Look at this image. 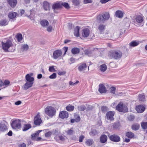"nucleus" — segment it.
Returning a JSON list of instances; mask_svg holds the SVG:
<instances>
[{
  "label": "nucleus",
  "instance_id": "obj_1",
  "mask_svg": "<svg viewBox=\"0 0 147 147\" xmlns=\"http://www.w3.org/2000/svg\"><path fill=\"white\" fill-rule=\"evenodd\" d=\"M122 54L121 51L119 50H113L111 51L109 53V56L111 59L115 60L120 59L121 57Z\"/></svg>",
  "mask_w": 147,
  "mask_h": 147
},
{
  "label": "nucleus",
  "instance_id": "obj_2",
  "mask_svg": "<svg viewBox=\"0 0 147 147\" xmlns=\"http://www.w3.org/2000/svg\"><path fill=\"white\" fill-rule=\"evenodd\" d=\"M2 47L4 51L7 52L8 51V49L13 46V44L11 41L9 40H7L6 42H1Z\"/></svg>",
  "mask_w": 147,
  "mask_h": 147
},
{
  "label": "nucleus",
  "instance_id": "obj_3",
  "mask_svg": "<svg viewBox=\"0 0 147 147\" xmlns=\"http://www.w3.org/2000/svg\"><path fill=\"white\" fill-rule=\"evenodd\" d=\"M46 113L49 116L52 117L55 114L56 110L51 106L47 107L45 110Z\"/></svg>",
  "mask_w": 147,
  "mask_h": 147
},
{
  "label": "nucleus",
  "instance_id": "obj_4",
  "mask_svg": "<svg viewBox=\"0 0 147 147\" xmlns=\"http://www.w3.org/2000/svg\"><path fill=\"white\" fill-rule=\"evenodd\" d=\"M11 125L13 129H19L21 127V121L19 119H16L12 121Z\"/></svg>",
  "mask_w": 147,
  "mask_h": 147
},
{
  "label": "nucleus",
  "instance_id": "obj_5",
  "mask_svg": "<svg viewBox=\"0 0 147 147\" xmlns=\"http://www.w3.org/2000/svg\"><path fill=\"white\" fill-rule=\"evenodd\" d=\"M116 110L119 112H127V108L125 105H124L123 102H120L118 104L116 107Z\"/></svg>",
  "mask_w": 147,
  "mask_h": 147
},
{
  "label": "nucleus",
  "instance_id": "obj_6",
  "mask_svg": "<svg viewBox=\"0 0 147 147\" xmlns=\"http://www.w3.org/2000/svg\"><path fill=\"white\" fill-rule=\"evenodd\" d=\"M42 121L40 117V114L39 113L34 118V123L36 125H39L41 123Z\"/></svg>",
  "mask_w": 147,
  "mask_h": 147
},
{
  "label": "nucleus",
  "instance_id": "obj_7",
  "mask_svg": "<svg viewBox=\"0 0 147 147\" xmlns=\"http://www.w3.org/2000/svg\"><path fill=\"white\" fill-rule=\"evenodd\" d=\"M62 52L60 50H57L53 53L52 57L54 59H57L60 57L62 55Z\"/></svg>",
  "mask_w": 147,
  "mask_h": 147
},
{
  "label": "nucleus",
  "instance_id": "obj_8",
  "mask_svg": "<svg viewBox=\"0 0 147 147\" xmlns=\"http://www.w3.org/2000/svg\"><path fill=\"white\" fill-rule=\"evenodd\" d=\"M110 139L112 141L115 142H118L120 141L121 138L119 136L116 134H114L110 136Z\"/></svg>",
  "mask_w": 147,
  "mask_h": 147
},
{
  "label": "nucleus",
  "instance_id": "obj_9",
  "mask_svg": "<svg viewBox=\"0 0 147 147\" xmlns=\"http://www.w3.org/2000/svg\"><path fill=\"white\" fill-rule=\"evenodd\" d=\"M64 6V3L61 2H57L54 3L52 6V8L55 11L56 9H58Z\"/></svg>",
  "mask_w": 147,
  "mask_h": 147
},
{
  "label": "nucleus",
  "instance_id": "obj_10",
  "mask_svg": "<svg viewBox=\"0 0 147 147\" xmlns=\"http://www.w3.org/2000/svg\"><path fill=\"white\" fill-rule=\"evenodd\" d=\"M143 20V18L141 16H138L136 18V20L134 21V23L138 25H136V26H139V25L138 23L142 24Z\"/></svg>",
  "mask_w": 147,
  "mask_h": 147
},
{
  "label": "nucleus",
  "instance_id": "obj_11",
  "mask_svg": "<svg viewBox=\"0 0 147 147\" xmlns=\"http://www.w3.org/2000/svg\"><path fill=\"white\" fill-rule=\"evenodd\" d=\"M87 66L86 64L85 63H82L80 64L78 69L79 71L84 72Z\"/></svg>",
  "mask_w": 147,
  "mask_h": 147
},
{
  "label": "nucleus",
  "instance_id": "obj_12",
  "mask_svg": "<svg viewBox=\"0 0 147 147\" xmlns=\"http://www.w3.org/2000/svg\"><path fill=\"white\" fill-rule=\"evenodd\" d=\"M90 33V30L88 28H84L82 30V36L84 37H87L89 36Z\"/></svg>",
  "mask_w": 147,
  "mask_h": 147
},
{
  "label": "nucleus",
  "instance_id": "obj_13",
  "mask_svg": "<svg viewBox=\"0 0 147 147\" xmlns=\"http://www.w3.org/2000/svg\"><path fill=\"white\" fill-rule=\"evenodd\" d=\"M43 7L45 11H49L50 9V4L47 1H44L43 4Z\"/></svg>",
  "mask_w": 147,
  "mask_h": 147
},
{
  "label": "nucleus",
  "instance_id": "obj_14",
  "mask_svg": "<svg viewBox=\"0 0 147 147\" xmlns=\"http://www.w3.org/2000/svg\"><path fill=\"white\" fill-rule=\"evenodd\" d=\"M33 75V74L31 73L29 74H27L26 76V79L28 82H33L34 80V78L32 76Z\"/></svg>",
  "mask_w": 147,
  "mask_h": 147
},
{
  "label": "nucleus",
  "instance_id": "obj_15",
  "mask_svg": "<svg viewBox=\"0 0 147 147\" xmlns=\"http://www.w3.org/2000/svg\"><path fill=\"white\" fill-rule=\"evenodd\" d=\"M99 88L98 90L100 93H105L107 90L105 86L102 84H100L99 86Z\"/></svg>",
  "mask_w": 147,
  "mask_h": 147
},
{
  "label": "nucleus",
  "instance_id": "obj_16",
  "mask_svg": "<svg viewBox=\"0 0 147 147\" xmlns=\"http://www.w3.org/2000/svg\"><path fill=\"white\" fill-rule=\"evenodd\" d=\"M114 115V113L113 111H109L106 114V116L107 119L110 120H113L114 119L113 116Z\"/></svg>",
  "mask_w": 147,
  "mask_h": 147
},
{
  "label": "nucleus",
  "instance_id": "obj_17",
  "mask_svg": "<svg viewBox=\"0 0 147 147\" xmlns=\"http://www.w3.org/2000/svg\"><path fill=\"white\" fill-rule=\"evenodd\" d=\"M33 82H30L27 81L23 86V88L24 90H26L29 88L31 87L33 85Z\"/></svg>",
  "mask_w": 147,
  "mask_h": 147
},
{
  "label": "nucleus",
  "instance_id": "obj_18",
  "mask_svg": "<svg viewBox=\"0 0 147 147\" xmlns=\"http://www.w3.org/2000/svg\"><path fill=\"white\" fill-rule=\"evenodd\" d=\"M145 109V107L143 106L140 105L137 106L136 108V110L139 113L143 112Z\"/></svg>",
  "mask_w": 147,
  "mask_h": 147
},
{
  "label": "nucleus",
  "instance_id": "obj_19",
  "mask_svg": "<svg viewBox=\"0 0 147 147\" xmlns=\"http://www.w3.org/2000/svg\"><path fill=\"white\" fill-rule=\"evenodd\" d=\"M17 15L18 13H17L11 11L9 13L8 15V16L9 19L15 20Z\"/></svg>",
  "mask_w": 147,
  "mask_h": 147
},
{
  "label": "nucleus",
  "instance_id": "obj_20",
  "mask_svg": "<svg viewBox=\"0 0 147 147\" xmlns=\"http://www.w3.org/2000/svg\"><path fill=\"white\" fill-rule=\"evenodd\" d=\"M96 19L97 22L99 23H104L105 21L104 16L101 14L98 15L96 17Z\"/></svg>",
  "mask_w": 147,
  "mask_h": 147
},
{
  "label": "nucleus",
  "instance_id": "obj_21",
  "mask_svg": "<svg viewBox=\"0 0 147 147\" xmlns=\"http://www.w3.org/2000/svg\"><path fill=\"white\" fill-rule=\"evenodd\" d=\"M7 124H6L3 123H0V130L1 131H4L7 129Z\"/></svg>",
  "mask_w": 147,
  "mask_h": 147
},
{
  "label": "nucleus",
  "instance_id": "obj_22",
  "mask_svg": "<svg viewBox=\"0 0 147 147\" xmlns=\"http://www.w3.org/2000/svg\"><path fill=\"white\" fill-rule=\"evenodd\" d=\"M107 140V137L105 135H102L100 137V141L102 143L106 142Z\"/></svg>",
  "mask_w": 147,
  "mask_h": 147
},
{
  "label": "nucleus",
  "instance_id": "obj_23",
  "mask_svg": "<svg viewBox=\"0 0 147 147\" xmlns=\"http://www.w3.org/2000/svg\"><path fill=\"white\" fill-rule=\"evenodd\" d=\"M8 3L12 7H14L17 3V0H8Z\"/></svg>",
  "mask_w": 147,
  "mask_h": 147
},
{
  "label": "nucleus",
  "instance_id": "obj_24",
  "mask_svg": "<svg viewBox=\"0 0 147 147\" xmlns=\"http://www.w3.org/2000/svg\"><path fill=\"white\" fill-rule=\"evenodd\" d=\"M40 23L41 26L43 27H45L48 26L49 24L48 21L45 19L41 20Z\"/></svg>",
  "mask_w": 147,
  "mask_h": 147
},
{
  "label": "nucleus",
  "instance_id": "obj_25",
  "mask_svg": "<svg viewBox=\"0 0 147 147\" xmlns=\"http://www.w3.org/2000/svg\"><path fill=\"white\" fill-rule=\"evenodd\" d=\"M106 26L102 24L99 25L98 27V29L100 32L102 33L105 29Z\"/></svg>",
  "mask_w": 147,
  "mask_h": 147
},
{
  "label": "nucleus",
  "instance_id": "obj_26",
  "mask_svg": "<svg viewBox=\"0 0 147 147\" xmlns=\"http://www.w3.org/2000/svg\"><path fill=\"white\" fill-rule=\"evenodd\" d=\"M8 24V21L5 19H2L0 21V25L1 26H6Z\"/></svg>",
  "mask_w": 147,
  "mask_h": 147
},
{
  "label": "nucleus",
  "instance_id": "obj_27",
  "mask_svg": "<svg viewBox=\"0 0 147 147\" xmlns=\"http://www.w3.org/2000/svg\"><path fill=\"white\" fill-rule=\"evenodd\" d=\"M80 28L78 26H77L74 29V34L75 36L78 37L79 36V31Z\"/></svg>",
  "mask_w": 147,
  "mask_h": 147
},
{
  "label": "nucleus",
  "instance_id": "obj_28",
  "mask_svg": "<svg viewBox=\"0 0 147 147\" xmlns=\"http://www.w3.org/2000/svg\"><path fill=\"white\" fill-rule=\"evenodd\" d=\"M115 16L118 18H121L123 16V14L121 11L117 10L115 12Z\"/></svg>",
  "mask_w": 147,
  "mask_h": 147
},
{
  "label": "nucleus",
  "instance_id": "obj_29",
  "mask_svg": "<svg viewBox=\"0 0 147 147\" xmlns=\"http://www.w3.org/2000/svg\"><path fill=\"white\" fill-rule=\"evenodd\" d=\"M31 127V126L30 124H24L23 128L22 130L23 131H26Z\"/></svg>",
  "mask_w": 147,
  "mask_h": 147
},
{
  "label": "nucleus",
  "instance_id": "obj_30",
  "mask_svg": "<svg viewBox=\"0 0 147 147\" xmlns=\"http://www.w3.org/2000/svg\"><path fill=\"white\" fill-rule=\"evenodd\" d=\"M125 136L129 138H132L134 137V134L131 132H127L125 134Z\"/></svg>",
  "mask_w": 147,
  "mask_h": 147
},
{
  "label": "nucleus",
  "instance_id": "obj_31",
  "mask_svg": "<svg viewBox=\"0 0 147 147\" xmlns=\"http://www.w3.org/2000/svg\"><path fill=\"white\" fill-rule=\"evenodd\" d=\"M71 51L73 54H76L79 53L80 49L77 48H74L72 49Z\"/></svg>",
  "mask_w": 147,
  "mask_h": 147
},
{
  "label": "nucleus",
  "instance_id": "obj_32",
  "mask_svg": "<svg viewBox=\"0 0 147 147\" xmlns=\"http://www.w3.org/2000/svg\"><path fill=\"white\" fill-rule=\"evenodd\" d=\"M41 131V130H38L36 132L34 133L32 135V139L34 140L39 135Z\"/></svg>",
  "mask_w": 147,
  "mask_h": 147
},
{
  "label": "nucleus",
  "instance_id": "obj_33",
  "mask_svg": "<svg viewBox=\"0 0 147 147\" xmlns=\"http://www.w3.org/2000/svg\"><path fill=\"white\" fill-rule=\"evenodd\" d=\"M139 44V42H137L136 41H132L129 44V45L130 46L134 47L137 46Z\"/></svg>",
  "mask_w": 147,
  "mask_h": 147
},
{
  "label": "nucleus",
  "instance_id": "obj_34",
  "mask_svg": "<svg viewBox=\"0 0 147 147\" xmlns=\"http://www.w3.org/2000/svg\"><path fill=\"white\" fill-rule=\"evenodd\" d=\"M98 133L97 131L95 129H92L89 132V134L91 136H94Z\"/></svg>",
  "mask_w": 147,
  "mask_h": 147
},
{
  "label": "nucleus",
  "instance_id": "obj_35",
  "mask_svg": "<svg viewBox=\"0 0 147 147\" xmlns=\"http://www.w3.org/2000/svg\"><path fill=\"white\" fill-rule=\"evenodd\" d=\"M140 127V125L138 124H135L131 126V128L133 130H138Z\"/></svg>",
  "mask_w": 147,
  "mask_h": 147
},
{
  "label": "nucleus",
  "instance_id": "obj_36",
  "mask_svg": "<svg viewBox=\"0 0 147 147\" xmlns=\"http://www.w3.org/2000/svg\"><path fill=\"white\" fill-rule=\"evenodd\" d=\"M139 99L140 101H144L145 100V96L144 94H142L139 95Z\"/></svg>",
  "mask_w": 147,
  "mask_h": 147
},
{
  "label": "nucleus",
  "instance_id": "obj_37",
  "mask_svg": "<svg viewBox=\"0 0 147 147\" xmlns=\"http://www.w3.org/2000/svg\"><path fill=\"white\" fill-rule=\"evenodd\" d=\"M16 38H17L18 41L19 42L21 41L22 40L23 38L22 35L21 34H18L16 36Z\"/></svg>",
  "mask_w": 147,
  "mask_h": 147
},
{
  "label": "nucleus",
  "instance_id": "obj_38",
  "mask_svg": "<svg viewBox=\"0 0 147 147\" xmlns=\"http://www.w3.org/2000/svg\"><path fill=\"white\" fill-rule=\"evenodd\" d=\"M103 16H104V18L105 20H108L110 17L109 13L108 12L105 13L103 14Z\"/></svg>",
  "mask_w": 147,
  "mask_h": 147
},
{
  "label": "nucleus",
  "instance_id": "obj_39",
  "mask_svg": "<svg viewBox=\"0 0 147 147\" xmlns=\"http://www.w3.org/2000/svg\"><path fill=\"white\" fill-rule=\"evenodd\" d=\"M66 109L69 111H73L74 108V107L70 105H69L66 107Z\"/></svg>",
  "mask_w": 147,
  "mask_h": 147
},
{
  "label": "nucleus",
  "instance_id": "obj_40",
  "mask_svg": "<svg viewBox=\"0 0 147 147\" xmlns=\"http://www.w3.org/2000/svg\"><path fill=\"white\" fill-rule=\"evenodd\" d=\"M107 68V66L105 64H102L100 65V69L102 71L104 72L106 70Z\"/></svg>",
  "mask_w": 147,
  "mask_h": 147
},
{
  "label": "nucleus",
  "instance_id": "obj_41",
  "mask_svg": "<svg viewBox=\"0 0 147 147\" xmlns=\"http://www.w3.org/2000/svg\"><path fill=\"white\" fill-rule=\"evenodd\" d=\"M93 140L92 139H88L86 142V144L87 145L90 146L93 144Z\"/></svg>",
  "mask_w": 147,
  "mask_h": 147
},
{
  "label": "nucleus",
  "instance_id": "obj_42",
  "mask_svg": "<svg viewBox=\"0 0 147 147\" xmlns=\"http://www.w3.org/2000/svg\"><path fill=\"white\" fill-rule=\"evenodd\" d=\"M75 121L78 122L80 120V118L79 115L77 113H75L74 115Z\"/></svg>",
  "mask_w": 147,
  "mask_h": 147
},
{
  "label": "nucleus",
  "instance_id": "obj_43",
  "mask_svg": "<svg viewBox=\"0 0 147 147\" xmlns=\"http://www.w3.org/2000/svg\"><path fill=\"white\" fill-rule=\"evenodd\" d=\"M141 126L142 129H147V122H143L141 123Z\"/></svg>",
  "mask_w": 147,
  "mask_h": 147
},
{
  "label": "nucleus",
  "instance_id": "obj_44",
  "mask_svg": "<svg viewBox=\"0 0 147 147\" xmlns=\"http://www.w3.org/2000/svg\"><path fill=\"white\" fill-rule=\"evenodd\" d=\"M78 109L79 111H84L86 109L85 106L84 105L79 106L78 107Z\"/></svg>",
  "mask_w": 147,
  "mask_h": 147
},
{
  "label": "nucleus",
  "instance_id": "obj_45",
  "mask_svg": "<svg viewBox=\"0 0 147 147\" xmlns=\"http://www.w3.org/2000/svg\"><path fill=\"white\" fill-rule=\"evenodd\" d=\"M22 48L24 51H27L29 49V46L27 44H24L22 45Z\"/></svg>",
  "mask_w": 147,
  "mask_h": 147
},
{
  "label": "nucleus",
  "instance_id": "obj_46",
  "mask_svg": "<svg viewBox=\"0 0 147 147\" xmlns=\"http://www.w3.org/2000/svg\"><path fill=\"white\" fill-rule=\"evenodd\" d=\"M49 70L51 72H54L56 71V70L54 68V66H51L49 67Z\"/></svg>",
  "mask_w": 147,
  "mask_h": 147
},
{
  "label": "nucleus",
  "instance_id": "obj_47",
  "mask_svg": "<svg viewBox=\"0 0 147 147\" xmlns=\"http://www.w3.org/2000/svg\"><path fill=\"white\" fill-rule=\"evenodd\" d=\"M59 116L60 118L64 119V111L61 112L59 114Z\"/></svg>",
  "mask_w": 147,
  "mask_h": 147
},
{
  "label": "nucleus",
  "instance_id": "obj_48",
  "mask_svg": "<svg viewBox=\"0 0 147 147\" xmlns=\"http://www.w3.org/2000/svg\"><path fill=\"white\" fill-rule=\"evenodd\" d=\"M101 109L102 112L105 113L108 111V108L106 106H103L101 107Z\"/></svg>",
  "mask_w": 147,
  "mask_h": 147
},
{
  "label": "nucleus",
  "instance_id": "obj_49",
  "mask_svg": "<svg viewBox=\"0 0 147 147\" xmlns=\"http://www.w3.org/2000/svg\"><path fill=\"white\" fill-rule=\"evenodd\" d=\"M57 77V75L55 73H53L52 75H50L49 78L51 79H55Z\"/></svg>",
  "mask_w": 147,
  "mask_h": 147
},
{
  "label": "nucleus",
  "instance_id": "obj_50",
  "mask_svg": "<svg viewBox=\"0 0 147 147\" xmlns=\"http://www.w3.org/2000/svg\"><path fill=\"white\" fill-rule=\"evenodd\" d=\"M52 134L51 131H49L46 132L45 134V136L46 137H49L51 136Z\"/></svg>",
  "mask_w": 147,
  "mask_h": 147
},
{
  "label": "nucleus",
  "instance_id": "obj_51",
  "mask_svg": "<svg viewBox=\"0 0 147 147\" xmlns=\"http://www.w3.org/2000/svg\"><path fill=\"white\" fill-rule=\"evenodd\" d=\"M32 10L31 9L30 10V11L31 13L32 12ZM31 20H34V16H32L31 13L30 14L29 16H27Z\"/></svg>",
  "mask_w": 147,
  "mask_h": 147
},
{
  "label": "nucleus",
  "instance_id": "obj_52",
  "mask_svg": "<svg viewBox=\"0 0 147 147\" xmlns=\"http://www.w3.org/2000/svg\"><path fill=\"white\" fill-rule=\"evenodd\" d=\"M134 115H131L128 117V120L130 121H132L134 119Z\"/></svg>",
  "mask_w": 147,
  "mask_h": 147
},
{
  "label": "nucleus",
  "instance_id": "obj_53",
  "mask_svg": "<svg viewBox=\"0 0 147 147\" xmlns=\"http://www.w3.org/2000/svg\"><path fill=\"white\" fill-rule=\"evenodd\" d=\"M110 89L111 93L113 94H115V92L116 89L114 87H112Z\"/></svg>",
  "mask_w": 147,
  "mask_h": 147
},
{
  "label": "nucleus",
  "instance_id": "obj_54",
  "mask_svg": "<svg viewBox=\"0 0 147 147\" xmlns=\"http://www.w3.org/2000/svg\"><path fill=\"white\" fill-rule=\"evenodd\" d=\"M73 4L76 5H77L79 4V0H73Z\"/></svg>",
  "mask_w": 147,
  "mask_h": 147
},
{
  "label": "nucleus",
  "instance_id": "obj_55",
  "mask_svg": "<svg viewBox=\"0 0 147 147\" xmlns=\"http://www.w3.org/2000/svg\"><path fill=\"white\" fill-rule=\"evenodd\" d=\"M119 126V124L117 123H114L113 125V128L114 129L117 128Z\"/></svg>",
  "mask_w": 147,
  "mask_h": 147
},
{
  "label": "nucleus",
  "instance_id": "obj_56",
  "mask_svg": "<svg viewBox=\"0 0 147 147\" xmlns=\"http://www.w3.org/2000/svg\"><path fill=\"white\" fill-rule=\"evenodd\" d=\"M53 29V27L52 26H50L47 28V30L49 32H51Z\"/></svg>",
  "mask_w": 147,
  "mask_h": 147
},
{
  "label": "nucleus",
  "instance_id": "obj_57",
  "mask_svg": "<svg viewBox=\"0 0 147 147\" xmlns=\"http://www.w3.org/2000/svg\"><path fill=\"white\" fill-rule=\"evenodd\" d=\"M79 82L78 81H76L75 83H73L72 82L70 81V82H69V84L70 85L74 86V85H75L77 84H78L79 83Z\"/></svg>",
  "mask_w": 147,
  "mask_h": 147
},
{
  "label": "nucleus",
  "instance_id": "obj_58",
  "mask_svg": "<svg viewBox=\"0 0 147 147\" xmlns=\"http://www.w3.org/2000/svg\"><path fill=\"white\" fill-rule=\"evenodd\" d=\"M116 33H115L114 34H113L112 36L114 38H118L120 37V36L121 35V33H120L118 35H117L116 36H115V35H116Z\"/></svg>",
  "mask_w": 147,
  "mask_h": 147
},
{
  "label": "nucleus",
  "instance_id": "obj_59",
  "mask_svg": "<svg viewBox=\"0 0 147 147\" xmlns=\"http://www.w3.org/2000/svg\"><path fill=\"white\" fill-rule=\"evenodd\" d=\"M69 61H70V62H69L70 64L73 63H74L75 61V59L73 58H71L70 59Z\"/></svg>",
  "mask_w": 147,
  "mask_h": 147
},
{
  "label": "nucleus",
  "instance_id": "obj_60",
  "mask_svg": "<svg viewBox=\"0 0 147 147\" xmlns=\"http://www.w3.org/2000/svg\"><path fill=\"white\" fill-rule=\"evenodd\" d=\"M26 144L24 143H22L20 144L19 145V147H26Z\"/></svg>",
  "mask_w": 147,
  "mask_h": 147
},
{
  "label": "nucleus",
  "instance_id": "obj_61",
  "mask_svg": "<svg viewBox=\"0 0 147 147\" xmlns=\"http://www.w3.org/2000/svg\"><path fill=\"white\" fill-rule=\"evenodd\" d=\"M70 8L69 5L68 3L65 2V8L68 9Z\"/></svg>",
  "mask_w": 147,
  "mask_h": 147
},
{
  "label": "nucleus",
  "instance_id": "obj_62",
  "mask_svg": "<svg viewBox=\"0 0 147 147\" xmlns=\"http://www.w3.org/2000/svg\"><path fill=\"white\" fill-rule=\"evenodd\" d=\"M84 138V137L83 136H80L79 138V141L80 142H82Z\"/></svg>",
  "mask_w": 147,
  "mask_h": 147
},
{
  "label": "nucleus",
  "instance_id": "obj_63",
  "mask_svg": "<svg viewBox=\"0 0 147 147\" xmlns=\"http://www.w3.org/2000/svg\"><path fill=\"white\" fill-rule=\"evenodd\" d=\"M10 82L7 80H5V81L4 83H3V85H7L9 84Z\"/></svg>",
  "mask_w": 147,
  "mask_h": 147
},
{
  "label": "nucleus",
  "instance_id": "obj_64",
  "mask_svg": "<svg viewBox=\"0 0 147 147\" xmlns=\"http://www.w3.org/2000/svg\"><path fill=\"white\" fill-rule=\"evenodd\" d=\"M73 133V131L72 130L70 129L69 130L67 133V134L69 135H71Z\"/></svg>",
  "mask_w": 147,
  "mask_h": 147
}]
</instances>
